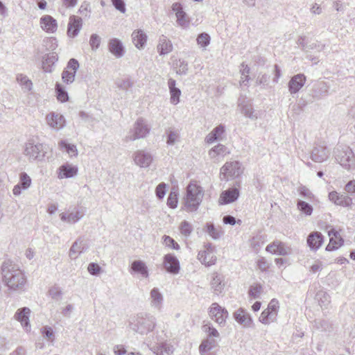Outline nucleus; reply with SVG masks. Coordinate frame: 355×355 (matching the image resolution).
Here are the masks:
<instances>
[{"mask_svg":"<svg viewBox=\"0 0 355 355\" xmlns=\"http://www.w3.org/2000/svg\"><path fill=\"white\" fill-rule=\"evenodd\" d=\"M168 87L170 92V102L171 104L175 105L180 102L181 90L176 87V81L172 78L168 80Z\"/></svg>","mask_w":355,"mask_h":355,"instance_id":"obj_33","label":"nucleus"},{"mask_svg":"<svg viewBox=\"0 0 355 355\" xmlns=\"http://www.w3.org/2000/svg\"><path fill=\"white\" fill-rule=\"evenodd\" d=\"M2 280L10 291H24L27 279L24 272L18 265L10 260L3 262L1 266Z\"/></svg>","mask_w":355,"mask_h":355,"instance_id":"obj_1","label":"nucleus"},{"mask_svg":"<svg viewBox=\"0 0 355 355\" xmlns=\"http://www.w3.org/2000/svg\"><path fill=\"white\" fill-rule=\"evenodd\" d=\"M49 294L53 299L58 300L61 299L62 292L59 286H53L49 289Z\"/></svg>","mask_w":355,"mask_h":355,"instance_id":"obj_57","label":"nucleus"},{"mask_svg":"<svg viewBox=\"0 0 355 355\" xmlns=\"http://www.w3.org/2000/svg\"><path fill=\"white\" fill-rule=\"evenodd\" d=\"M166 184L162 182L157 185L155 189V193L159 199H162L166 194Z\"/></svg>","mask_w":355,"mask_h":355,"instance_id":"obj_64","label":"nucleus"},{"mask_svg":"<svg viewBox=\"0 0 355 355\" xmlns=\"http://www.w3.org/2000/svg\"><path fill=\"white\" fill-rule=\"evenodd\" d=\"M163 302V295L159 290L157 288H153L150 292V306L159 311L162 307Z\"/></svg>","mask_w":355,"mask_h":355,"instance_id":"obj_31","label":"nucleus"},{"mask_svg":"<svg viewBox=\"0 0 355 355\" xmlns=\"http://www.w3.org/2000/svg\"><path fill=\"white\" fill-rule=\"evenodd\" d=\"M241 113L246 117L256 120L258 118V114L254 111L251 105H243L241 107Z\"/></svg>","mask_w":355,"mask_h":355,"instance_id":"obj_45","label":"nucleus"},{"mask_svg":"<svg viewBox=\"0 0 355 355\" xmlns=\"http://www.w3.org/2000/svg\"><path fill=\"white\" fill-rule=\"evenodd\" d=\"M17 80L25 91L29 92L32 89L33 83L26 76L19 74L17 76Z\"/></svg>","mask_w":355,"mask_h":355,"instance_id":"obj_46","label":"nucleus"},{"mask_svg":"<svg viewBox=\"0 0 355 355\" xmlns=\"http://www.w3.org/2000/svg\"><path fill=\"white\" fill-rule=\"evenodd\" d=\"M101 37L96 34H92L90 37L89 44L93 51H96L100 46Z\"/></svg>","mask_w":355,"mask_h":355,"instance_id":"obj_62","label":"nucleus"},{"mask_svg":"<svg viewBox=\"0 0 355 355\" xmlns=\"http://www.w3.org/2000/svg\"><path fill=\"white\" fill-rule=\"evenodd\" d=\"M234 320L244 328H250L253 326V320L250 314L244 309L239 308L233 313Z\"/></svg>","mask_w":355,"mask_h":355,"instance_id":"obj_18","label":"nucleus"},{"mask_svg":"<svg viewBox=\"0 0 355 355\" xmlns=\"http://www.w3.org/2000/svg\"><path fill=\"white\" fill-rule=\"evenodd\" d=\"M329 156V150L324 145H318L311 152V158L315 162H322Z\"/></svg>","mask_w":355,"mask_h":355,"instance_id":"obj_28","label":"nucleus"},{"mask_svg":"<svg viewBox=\"0 0 355 355\" xmlns=\"http://www.w3.org/2000/svg\"><path fill=\"white\" fill-rule=\"evenodd\" d=\"M209 317L220 326H225L228 318L227 311L218 303H212L209 310Z\"/></svg>","mask_w":355,"mask_h":355,"instance_id":"obj_9","label":"nucleus"},{"mask_svg":"<svg viewBox=\"0 0 355 355\" xmlns=\"http://www.w3.org/2000/svg\"><path fill=\"white\" fill-rule=\"evenodd\" d=\"M317 299L322 308L326 309L330 303V296L324 291H320L317 293Z\"/></svg>","mask_w":355,"mask_h":355,"instance_id":"obj_48","label":"nucleus"},{"mask_svg":"<svg viewBox=\"0 0 355 355\" xmlns=\"http://www.w3.org/2000/svg\"><path fill=\"white\" fill-rule=\"evenodd\" d=\"M240 196L238 188L232 187L221 192L218 198V204L220 205H227L235 202Z\"/></svg>","mask_w":355,"mask_h":355,"instance_id":"obj_17","label":"nucleus"},{"mask_svg":"<svg viewBox=\"0 0 355 355\" xmlns=\"http://www.w3.org/2000/svg\"><path fill=\"white\" fill-rule=\"evenodd\" d=\"M55 91L57 94V98L59 101L64 103L68 101V94L60 83H56Z\"/></svg>","mask_w":355,"mask_h":355,"instance_id":"obj_50","label":"nucleus"},{"mask_svg":"<svg viewBox=\"0 0 355 355\" xmlns=\"http://www.w3.org/2000/svg\"><path fill=\"white\" fill-rule=\"evenodd\" d=\"M204 196L202 187L196 182L191 181L187 187L184 207L187 212H194L198 209Z\"/></svg>","mask_w":355,"mask_h":355,"instance_id":"obj_2","label":"nucleus"},{"mask_svg":"<svg viewBox=\"0 0 355 355\" xmlns=\"http://www.w3.org/2000/svg\"><path fill=\"white\" fill-rule=\"evenodd\" d=\"M135 164L141 168H148L153 160L152 154L144 150H138L133 153Z\"/></svg>","mask_w":355,"mask_h":355,"instance_id":"obj_10","label":"nucleus"},{"mask_svg":"<svg viewBox=\"0 0 355 355\" xmlns=\"http://www.w3.org/2000/svg\"><path fill=\"white\" fill-rule=\"evenodd\" d=\"M41 333L48 340L53 342L55 339L54 332L51 327L45 326L41 329Z\"/></svg>","mask_w":355,"mask_h":355,"instance_id":"obj_55","label":"nucleus"},{"mask_svg":"<svg viewBox=\"0 0 355 355\" xmlns=\"http://www.w3.org/2000/svg\"><path fill=\"white\" fill-rule=\"evenodd\" d=\"M58 60V55L55 53H50L45 55L42 59V69L44 72L52 71L53 66Z\"/></svg>","mask_w":355,"mask_h":355,"instance_id":"obj_37","label":"nucleus"},{"mask_svg":"<svg viewBox=\"0 0 355 355\" xmlns=\"http://www.w3.org/2000/svg\"><path fill=\"white\" fill-rule=\"evenodd\" d=\"M87 270L92 275H98L101 271V266L96 263H90L87 266Z\"/></svg>","mask_w":355,"mask_h":355,"instance_id":"obj_63","label":"nucleus"},{"mask_svg":"<svg viewBox=\"0 0 355 355\" xmlns=\"http://www.w3.org/2000/svg\"><path fill=\"white\" fill-rule=\"evenodd\" d=\"M298 192L302 197L306 200H311L313 198L312 192L305 186H300L298 188Z\"/></svg>","mask_w":355,"mask_h":355,"instance_id":"obj_61","label":"nucleus"},{"mask_svg":"<svg viewBox=\"0 0 355 355\" xmlns=\"http://www.w3.org/2000/svg\"><path fill=\"white\" fill-rule=\"evenodd\" d=\"M263 293V287L260 284H254L250 286L248 291V295L252 299L260 298Z\"/></svg>","mask_w":355,"mask_h":355,"instance_id":"obj_47","label":"nucleus"},{"mask_svg":"<svg viewBox=\"0 0 355 355\" xmlns=\"http://www.w3.org/2000/svg\"><path fill=\"white\" fill-rule=\"evenodd\" d=\"M314 327L321 331H327L330 327V324L326 320L316 319L314 320Z\"/></svg>","mask_w":355,"mask_h":355,"instance_id":"obj_56","label":"nucleus"},{"mask_svg":"<svg viewBox=\"0 0 355 355\" xmlns=\"http://www.w3.org/2000/svg\"><path fill=\"white\" fill-rule=\"evenodd\" d=\"M46 122L47 125L55 130L62 129L66 124V121L62 114L58 112H51L46 114Z\"/></svg>","mask_w":355,"mask_h":355,"instance_id":"obj_11","label":"nucleus"},{"mask_svg":"<svg viewBox=\"0 0 355 355\" xmlns=\"http://www.w3.org/2000/svg\"><path fill=\"white\" fill-rule=\"evenodd\" d=\"M171 8L175 14L178 25L183 28H188L189 26V19L186 12L183 10L182 5L179 2H175L172 4Z\"/></svg>","mask_w":355,"mask_h":355,"instance_id":"obj_14","label":"nucleus"},{"mask_svg":"<svg viewBox=\"0 0 355 355\" xmlns=\"http://www.w3.org/2000/svg\"><path fill=\"white\" fill-rule=\"evenodd\" d=\"M225 131V128L220 124L214 128L210 133L205 137V141L207 144H212L216 141L222 140Z\"/></svg>","mask_w":355,"mask_h":355,"instance_id":"obj_32","label":"nucleus"},{"mask_svg":"<svg viewBox=\"0 0 355 355\" xmlns=\"http://www.w3.org/2000/svg\"><path fill=\"white\" fill-rule=\"evenodd\" d=\"M266 251L275 254L285 256L291 253V249L289 246L279 241H275L267 245Z\"/></svg>","mask_w":355,"mask_h":355,"instance_id":"obj_25","label":"nucleus"},{"mask_svg":"<svg viewBox=\"0 0 355 355\" xmlns=\"http://www.w3.org/2000/svg\"><path fill=\"white\" fill-rule=\"evenodd\" d=\"M61 150L65 151L70 158L76 157L78 151L76 145L68 143L66 140H61L58 144Z\"/></svg>","mask_w":355,"mask_h":355,"instance_id":"obj_39","label":"nucleus"},{"mask_svg":"<svg viewBox=\"0 0 355 355\" xmlns=\"http://www.w3.org/2000/svg\"><path fill=\"white\" fill-rule=\"evenodd\" d=\"M176 73L180 75H184L188 71V63L185 60H179L175 64Z\"/></svg>","mask_w":355,"mask_h":355,"instance_id":"obj_51","label":"nucleus"},{"mask_svg":"<svg viewBox=\"0 0 355 355\" xmlns=\"http://www.w3.org/2000/svg\"><path fill=\"white\" fill-rule=\"evenodd\" d=\"M179 230L182 235L185 237H189L193 232V226L188 221L183 220L180 224Z\"/></svg>","mask_w":355,"mask_h":355,"instance_id":"obj_49","label":"nucleus"},{"mask_svg":"<svg viewBox=\"0 0 355 355\" xmlns=\"http://www.w3.org/2000/svg\"><path fill=\"white\" fill-rule=\"evenodd\" d=\"M167 205L173 209L178 205V193L175 191H171L167 198Z\"/></svg>","mask_w":355,"mask_h":355,"instance_id":"obj_58","label":"nucleus"},{"mask_svg":"<svg viewBox=\"0 0 355 355\" xmlns=\"http://www.w3.org/2000/svg\"><path fill=\"white\" fill-rule=\"evenodd\" d=\"M40 26L47 33H55L58 27L57 20L49 15H45L40 19Z\"/></svg>","mask_w":355,"mask_h":355,"instance_id":"obj_22","label":"nucleus"},{"mask_svg":"<svg viewBox=\"0 0 355 355\" xmlns=\"http://www.w3.org/2000/svg\"><path fill=\"white\" fill-rule=\"evenodd\" d=\"M87 250L86 241L81 237L78 238L72 244L69 251V257L76 259L79 255Z\"/></svg>","mask_w":355,"mask_h":355,"instance_id":"obj_21","label":"nucleus"},{"mask_svg":"<svg viewBox=\"0 0 355 355\" xmlns=\"http://www.w3.org/2000/svg\"><path fill=\"white\" fill-rule=\"evenodd\" d=\"M166 144L173 146L180 141V131L172 128H169L166 131Z\"/></svg>","mask_w":355,"mask_h":355,"instance_id":"obj_41","label":"nucleus"},{"mask_svg":"<svg viewBox=\"0 0 355 355\" xmlns=\"http://www.w3.org/2000/svg\"><path fill=\"white\" fill-rule=\"evenodd\" d=\"M83 27V19L78 16L71 15L69 18L67 34L70 38H74L79 34Z\"/></svg>","mask_w":355,"mask_h":355,"instance_id":"obj_15","label":"nucleus"},{"mask_svg":"<svg viewBox=\"0 0 355 355\" xmlns=\"http://www.w3.org/2000/svg\"><path fill=\"white\" fill-rule=\"evenodd\" d=\"M210 42V37L206 33L200 34L197 37V43L202 48H205Z\"/></svg>","mask_w":355,"mask_h":355,"instance_id":"obj_54","label":"nucleus"},{"mask_svg":"<svg viewBox=\"0 0 355 355\" xmlns=\"http://www.w3.org/2000/svg\"><path fill=\"white\" fill-rule=\"evenodd\" d=\"M78 173V166L68 162L61 165L57 170L58 178L60 180L74 178Z\"/></svg>","mask_w":355,"mask_h":355,"instance_id":"obj_19","label":"nucleus"},{"mask_svg":"<svg viewBox=\"0 0 355 355\" xmlns=\"http://www.w3.org/2000/svg\"><path fill=\"white\" fill-rule=\"evenodd\" d=\"M163 242L166 246L171 248L172 249L178 250L180 248V245H178V243L175 242V240L170 237L169 236H164L163 237Z\"/></svg>","mask_w":355,"mask_h":355,"instance_id":"obj_59","label":"nucleus"},{"mask_svg":"<svg viewBox=\"0 0 355 355\" xmlns=\"http://www.w3.org/2000/svg\"><path fill=\"white\" fill-rule=\"evenodd\" d=\"M329 236H330V241L326 247V250L332 251L338 249L343 245V240L341 238L340 234L335 230L331 229L329 230Z\"/></svg>","mask_w":355,"mask_h":355,"instance_id":"obj_30","label":"nucleus"},{"mask_svg":"<svg viewBox=\"0 0 355 355\" xmlns=\"http://www.w3.org/2000/svg\"><path fill=\"white\" fill-rule=\"evenodd\" d=\"M108 49L117 58L123 57L125 53L121 41L117 38H112L109 40Z\"/></svg>","mask_w":355,"mask_h":355,"instance_id":"obj_29","label":"nucleus"},{"mask_svg":"<svg viewBox=\"0 0 355 355\" xmlns=\"http://www.w3.org/2000/svg\"><path fill=\"white\" fill-rule=\"evenodd\" d=\"M164 266L168 272L174 275L178 274L180 268L178 259L175 256L171 254H168L164 256Z\"/></svg>","mask_w":355,"mask_h":355,"instance_id":"obj_26","label":"nucleus"},{"mask_svg":"<svg viewBox=\"0 0 355 355\" xmlns=\"http://www.w3.org/2000/svg\"><path fill=\"white\" fill-rule=\"evenodd\" d=\"M338 200L336 202V205L342 207H350L352 204V199L345 194H340Z\"/></svg>","mask_w":355,"mask_h":355,"instance_id":"obj_53","label":"nucleus"},{"mask_svg":"<svg viewBox=\"0 0 355 355\" xmlns=\"http://www.w3.org/2000/svg\"><path fill=\"white\" fill-rule=\"evenodd\" d=\"M78 67V62L74 58L71 59L67 64V68L62 73L63 82L67 84L72 83L75 80V76Z\"/></svg>","mask_w":355,"mask_h":355,"instance_id":"obj_13","label":"nucleus"},{"mask_svg":"<svg viewBox=\"0 0 355 355\" xmlns=\"http://www.w3.org/2000/svg\"><path fill=\"white\" fill-rule=\"evenodd\" d=\"M132 39L135 46L139 49H141L146 45L147 35L143 30H136L132 33Z\"/></svg>","mask_w":355,"mask_h":355,"instance_id":"obj_34","label":"nucleus"},{"mask_svg":"<svg viewBox=\"0 0 355 355\" xmlns=\"http://www.w3.org/2000/svg\"><path fill=\"white\" fill-rule=\"evenodd\" d=\"M297 209L305 216H311L313 212V207L308 202L298 200L297 202Z\"/></svg>","mask_w":355,"mask_h":355,"instance_id":"obj_43","label":"nucleus"},{"mask_svg":"<svg viewBox=\"0 0 355 355\" xmlns=\"http://www.w3.org/2000/svg\"><path fill=\"white\" fill-rule=\"evenodd\" d=\"M229 153L230 151L225 146L218 144L209 150V156L211 159L216 161Z\"/></svg>","mask_w":355,"mask_h":355,"instance_id":"obj_35","label":"nucleus"},{"mask_svg":"<svg viewBox=\"0 0 355 355\" xmlns=\"http://www.w3.org/2000/svg\"><path fill=\"white\" fill-rule=\"evenodd\" d=\"M220 173L227 179L238 177L242 173L241 164L237 161L226 162L220 168Z\"/></svg>","mask_w":355,"mask_h":355,"instance_id":"obj_12","label":"nucleus"},{"mask_svg":"<svg viewBox=\"0 0 355 355\" xmlns=\"http://www.w3.org/2000/svg\"><path fill=\"white\" fill-rule=\"evenodd\" d=\"M83 216L84 213L76 208L69 209L67 211L60 214L61 220L68 224L77 223Z\"/></svg>","mask_w":355,"mask_h":355,"instance_id":"obj_20","label":"nucleus"},{"mask_svg":"<svg viewBox=\"0 0 355 355\" xmlns=\"http://www.w3.org/2000/svg\"><path fill=\"white\" fill-rule=\"evenodd\" d=\"M306 80L303 73H298L293 76L288 83V91L291 94L297 93L304 85Z\"/></svg>","mask_w":355,"mask_h":355,"instance_id":"obj_23","label":"nucleus"},{"mask_svg":"<svg viewBox=\"0 0 355 355\" xmlns=\"http://www.w3.org/2000/svg\"><path fill=\"white\" fill-rule=\"evenodd\" d=\"M216 341L211 338H207L203 340L200 347L199 352L202 355H204L206 352L211 350L216 345Z\"/></svg>","mask_w":355,"mask_h":355,"instance_id":"obj_44","label":"nucleus"},{"mask_svg":"<svg viewBox=\"0 0 355 355\" xmlns=\"http://www.w3.org/2000/svg\"><path fill=\"white\" fill-rule=\"evenodd\" d=\"M30 315L31 309L28 307H23L19 309L14 316L15 319L21 323V326L27 332L31 330V324L29 322Z\"/></svg>","mask_w":355,"mask_h":355,"instance_id":"obj_24","label":"nucleus"},{"mask_svg":"<svg viewBox=\"0 0 355 355\" xmlns=\"http://www.w3.org/2000/svg\"><path fill=\"white\" fill-rule=\"evenodd\" d=\"M131 269L135 272L139 273L143 277H148V271L146 265L142 261L137 260L134 261L131 265Z\"/></svg>","mask_w":355,"mask_h":355,"instance_id":"obj_40","label":"nucleus"},{"mask_svg":"<svg viewBox=\"0 0 355 355\" xmlns=\"http://www.w3.org/2000/svg\"><path fill=\"white\" fill-rule=\"evenodd\" d=\"M149 132L150 128L148 126L146 121L141 118H139L134 123L132 128L125 137L124 141L125 142H128L139 139H143L148 135Z\"/></svg>","mask_w":355,"mask_h":355,"instance_id":"obj_5","label":"nucleus"},{"mask_svg":"<svg viewBox=\"0 0 355 355\" xmlns=\"http://www.w3.org/2000/svg\"><path fill=\"white\" fill-rule=\"evenodd\" d=\"M157 343L150 346V350L155 355H171L173 352V347L170 343L164 341L158 336L156 337Z\"/></svg>","mask_w":355,"mask_h":355,"instance_id":"obj_16","label":"nucleus"},{"mask_svg":"<svg viewBox=\"0 0 355 355\" xmlns=\"http://www.w3.org/2000/svg\"><path fill=\"white\" fill-rule=\"evenodd\" d=\"M211 286L216 295L222 293L224 284L223 283L222 277L219 275L215 274L214 275L211 282Z\"/></svg>","mask_w":355,"mask_h":355,"instance_id":"obj_42","label":"nucleus"},{"mask_svg":"<svg viewBox=\"0 0 355 355\" xmlns=\"http://www.w3.org/2000/svg\"><path fill=\"white\" fill-rule=\"evenodd\" d=\"M173 46L171 41L164 35L159 36L157 51L159 55H165L170 53L173 51Z\"/></svg>","mask_w":355,"mask_h":355,"instance_id":"obj_27","label":"nucleus"},{"mask_svg":"<svg viewBox=\"0 0 355 355\" xmlns=\"http://www.w3.org/2000/svg\"><path fill=\"white\" fill-rule=\"evenodd\" d=\"M323 242L321 233L315 232L311 233L307 238V244L313 250H317L322 245Z\"/></svg>","mask_w":355,"mask_h":355,"instance_id":"obj_36","label":"nucleus"},{"mask_svg":"<svg viewBox=\"0 0 355 355\" xmlns=\"http://www.w3.org/2000/svg\"><path fill=\"white\" fill-rule=\"evenodd\" d=\"M203 331L207 334L209 337H219L218 331L210 324H205L202 327Z\"/></svg>","mask_w":355,"mask_h":355,"instance_id":"obj_60","label":"nucleus"},{"mask_svg":"<svg viewBox=\"0 0 355 355\" xmlns=\"http://www.w3.org/2000/svg\"><path fill=\"white\" fill-rule=\"evenodd\" d=\"M279 302L276 299H272L269 302L266 309L263 310L259 318L260 322L263 324H269L276 321V318L279 311Z\"/></svg>","mask_w":355,"mask_h":355,"instance_id":"obj_7","label":"nucleus"},{"mask_svg":"<svg viewBox=\"0 0 355 355\" xmlns=\"http://www.w3.org/2000/svg\"><path fill=\"white\" fill-rule=\"evenodd\" d=\"M46 151L42 144H34L28 142L25 145L24 155L28 157L29 160L41 161L45 157Z\"/></svg>","mask_w":355,"mask_h":355,"instance_id":"obj_8","label":"nucleus"},{"mask_svg":"<svg viewBox=\"0 0 355 355\" xmlns=\"http://www.w3.org/2000/svg\"><path fill=\"white\" fill-rule=\"evenodd\" d=\"M336 160L339 164L347 170L355 168V157L353 151L349 147L342 148L337 150Z\"/></svg>","mask_w":355,"mask_h":355,"instance_id":"obj_6","label":"nucleus"},{"mask_svg":"<svg viewBox=\"0 0 355 355\" xmlns=\"http://www.w3.org/2000/svg\"><path fill=\"white\" fill-rule=\"evenodd\" d=\"M197 258L205 266L215 265L217 261L216 247L211 243H205L199 250Z\"/></svg>","mask_w":355,"mask_h":355,"instance_id":"obj_4","label":"nucleus"},{"mask_svg":"<svg viewBox=\"0 0 355 355\" xmlns=\"http://www.w3.org/2000/svg\"><path fill=\"white\" fill-rule=\"evenodd\" d=\"M204 230L214 240H218L224 233L220 227H216L212 223H207Z\"/></svg>","mask_w":355,"mask_h":355,"instance_id":"obj_38","label":"nucleus"},{"mask_svg":"<svg viewBox=\"0 0 355 355\" xmlns=\"http://www.w3.org/2000/svg\"><path fill=\"white\" fill-rule=\"evenodd\" d=\"M19 184L22 187L23 189H27L31 187V179L27 173L24 172L21 173L19 175Z\"/></svg>","mask_w":355,"mask_h":355,"instance_id":"obj_52","label":"nucleus"},{"mask_svg":"<svg viewBox=\"0 0 355 355\" xmlns=\"http://www.w3.org/2000/svg\"><path fill=\"white\" fill-rule=\"evenodd\" d=\"M130 325L133 331L140 334H147L155 327L156 319L150 313L141 312L132 319Z\"/></svg>","mask_w":355,"mask_h":355,"instance_id":"obj_3","label":"nucleus"}]
</instances>
